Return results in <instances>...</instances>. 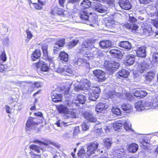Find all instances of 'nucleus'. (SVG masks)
I'll use <instances>...</instances> for the list:
<instances>
[{
	"label": "nucleus",
	"mask_w": 158,
	"mask_h": 158,
	"mask_svg": "<svg viewBox=\"0 0 158 158\" xmlns=\"http://www.w3.org/2000/svg\"><path fill=\"white\" fill-rule=\"evenodd\" d=\"M67 90L65 92V97L66 98V103L69 105L70 108L74 107L75 106H78V104H83L86 100V98L82 95H79L77 98H74L71 94L69 93V87L67 88Z\"/></svg>",
	"instance_id": "nucleus-1"
},
{
	"label": "nucleus",
	"mask_w": 158,
	"mask_h": 158,
	"mask_svg": "<svg viewBox=\"0 0 158 158\" xmlns=\"http://www.w3.org/2000/svg\"><path fill=\"white\" fill-rule=\"evenodd\" d=\"M65 105H60L57 106V109L60 113L64 114L63 117L65 118H74L76 117L75 112L73 109H69V105L65 102Z\"/></svg>",
	"instance_id": "nucleus-2"
},
{
	"label": "nucleus",
	"mask_w": 158,
	"mask_h": 158,
	"mask_svg": "<svg viewBox=\"0 0 158 158\" xmlns=\"http://www.w3.org/2000/svg\"><path fill=\"white\" fill-rule=\"evenodd\" d=\"M104 65L107 70L109 72L110 74H111L119 68V64L113 61L106 60L104 62Z\"/></svg>",
	"instance_id": "nucleus-3"
},
{
	"label": "nucleus",
	"mask_w": 158,
	"mask_h": 158,
	"mask_svg": "<svg viewBox=\"0 0 158 158\" xmlns=\"http://www.w3.org/2000/svg\"><path fill=\"white\" fill-rule=\"evenodd\" d=\"M128 21L131 23V24L127 23L124 24L123 26L128 29H130L131 31L133 33H135L138 28L137 25L135 23L137 22V19L133 16L130 15L128 19Z\"/></svg>",
	"instance_id": "nucleus-4"
},
{
	"label": "nucleus",
	"mask_w": 158,
	"mask_h": 158,
	"mask_svg": "<svg viewBox=\"0 0 158 158\" xmlns=\"http://www.w3.org/2000/svg\"><path fill=\"white\" fill-rule=\"evenodd\" d=\"M152 67V65L150 61H143L138 64L137 70L139 73H142Z\"/></svg>",
	"instance_id": "nucleus-5"
},
{
	"label": "nucleus",
	"mask_w": 158,
	"mask_h": 158,
	"mask_svg": "<svg viewBox=\"0 0 158 158\" xmlns=\"http://www.w3.org/2000/svg\"><path fill=\"white\" fill-rule=\"evenodd\" d=\"M36 118L30 117L27 120L26 124V129L27 131H30L35 128L36 125L39 123L36 122Z\"/></svg>",
	"instance_id": "nucleus-6"
},
{
	"label": "nucleus",
	"mask_w": 158,
	"mask_h": 158,
	"mask_svg": "<svg viewBox=\"0 0 158 158\" xmlns=\"http://www.w3.org/2000/svg\"><path fill=\"white\" fill-rule=\"evenodd\" d=\"M92 14V12L90 11V8L84 9L80 13V17L83 23H85L89 20V15Z\"/></svg>",
	"instance_id": "nucleus-7"
},
{
	"label": "nucleus",
	"mask_w": 158,
	"mask_h": 158,
	"mask_svg": "<svg viewBox=\"0 0 158 158\" xmlns=\"http://www.w3.org/2000/svg\"><path fill=\"white\" fill-rule=\"evenodd\" d=\"M96 40L93 41L90 40H85L82 43L81 46L83 48H86L88 49H92V48H96V47L94 45Z\"/></svg>",
	"instance_id": "nucleus-8"
},
{
	"label": "nucleus",
	"mask_w": 158,
	"mask_h": 158,
	"mask_svg": "<svg viewBox=\"0 0 158 158\" xmlns=\"http://www.w3.org/2000/svg\"><path fill=\"white\" fill-rule=\"evenodd\" d=\"M98 144L96 142H94L89 144L87 146V154L90 155L95 153L98 147Z\"/></svg>",
	"instance_id": "nucleus-9"
},
{
	"label": "nucleus",
	"mask_w": 158,
	"mask_h": 158,
	"mask_svg": "<svg viewBox=\"0 0 158 158\" xmlns=\"http://www.w3.org/2000/svg\"><path fill=\"white\" fill-rule=\"evenodd\" d=\"M34 142L35 143H39V144L40 145L41 147H42V146H45L47 147H49L51 145H53L58 148H59L60 147V146L58 144L55 143H53L49 140H47L45 141L44 142L40 141L39 140H36Z\"/></svg>",
	"instance_id": "nucleus-10"
},
{
	"label": "nucleus",
	"mask_w": 158,
	"mask_h": 158,
	"mask_svg": "<svg viewBox=\"0 0 158 158\" xmlns=\"http://www.w3.org/2000/svg\"><path fill=\"white\" fill-rule=\"evenodd\" d=\"M93 73L99 79V81H102L106 79L105 76V73L101 70H95L93 71Z\"/></svg>",
	"instance_id": "nucleus-11"
},
{
	"label": "nucleus",
	"mask_w": 158,
	"mask_h": 158,
	"mask_svg": "<svg viewBox=\"0 0 158 158\" xmlns=\"http://www.w3.org/2000/svg\"><path fill=\"white\" fill-rule=\"evenodd\" d=\"M44 63V62L40 60L38 63L34 64L33 66L36 68H41V70L43 72H47L48 71L49 68L48 66Z\"/></svg>",
	"instance_id": "nucleus-12"
},
{
	"label": "nucleus",
	"mask_w": 158,
	"mask_h": 158,
	"mask_svg": "<svg viewBox=\"0 0 158 158\" xmlns=\"http://www.w3.org/2000/svg\"><path fill=\"white\" fill-rule=\"evenodd\" d=\"M146 102L144 101H139L135 104V107L137 110L140 111L146 109L147 107Z\"/></svg>",
	"instance_id": "nucleus-13"
},
{
	"label": "nucleus",
	"mask_w": 158,
	"mask_h": 158,
	"mask_svg": "<svg viewBox=\"0 0 158 158\" xmlns=\"http://www.w3.org/2000/svg\"><path fill=\"white\" fill-rule=\"evenodd\" d=\"M119 4L123 9L128 10L131 7V6L128 0H119Z\"/></svg>",
	"instance_id": "nucleus-14"
},
{
	"label": "nucleus",
	"mask_w": 158,
	"mask_h": 158,
	"mask_svg": "<svg viewBox=\"0 0 158 158\" xmlns=\"http://www.w3.org/2000/svg\"><path fill=\"white\" fill-rule=\"evenodd\" d=\"M146 48L144 46L138 47L136 50V54L137 56L140 57H145L146 56Z\"/></svg>",
	"instance_id": "nucleus-15"
},
{
	"label": "nucleus",
	"mask_w": 158,
	"mask_h": 158,
	"mask_svg": "<svg viewBox=\"0 0 158 158\" xmlns=\"http://www.w3.org/2000/svg\"><path fill=\"white\" fill-rule=\"evenodd\" d=\"M93 8L94 10L99 13H106L107 11V8L105 6H102L100 4H95Z\"/></svg>",
	"instance_id": "nucleus-16"
},
{
	"label": "nucleus",
	"mask_w": 158,
	"mask_h": 158,
	"mask_svg": "<svg viewBox=\"0 0 158 158\" xmlns=\"http://www.w3.org/2000/svg\"><path fill=\"white\" fill-rule=\"evenodd\" d=\"M51 97L53 102H59L62 101L63 96L61 94L54 93L52 95Z\"/></svg>",
	"instance_id": "nucleus-17"
},
{
	"label": "nucleus",
	"mask_w": 158,
	"mask_h": 158,
	"mask_svg": "<svg viewBox=\"0 0 158 158\" xmlns=\"http://www.w3.org/2000/svg\"><path fill=\"white\" fill-rule=\"evenodd\" d=\"M129 74V72L127 70L123 69L119 71L116 74V77L117 78H121V77L127 78Z\"/></svg>",
	"instance_id": "nucleus-18"
},
{
	"label": "nucleus",
	"mask_w": 158,
	"mask_h": 158,
	"mask_svg": "<svg viewBox=\"0 0 158 158\" xmlns=\"http://www.w3.org/2000/svg\"><path fill=\"white\" fill-rule=\"evenodd\" d=\"M99 46L103 49H106L111 47L112 45V42L108 40H102L99 43Z\"/></svg>",
	"instance_id": "nucleus-19"
},
{
	"label": "nucleus",
	"mask_w": 158,
	"mask_h": 158,
	"mask_svg": "<svg viewBox=\"0 0 158 158\" xmlns=\"http://www.w3.org/2000/svg\"><path fill=\"white\" fill-rule=\"evenodd\" d=\"M84 117L89 122L94 123L97 121L96 118L93 116L92 113L85 112L84 113Z\"/></svg>",
	"instance_id": "nucleus-20"
},
{
	"label": "nucleus",
	"mask_w": 158,
	"mask_h": 158,
	"mask_svg": "<svg viewBox=\"0 0 158 158\" xmlns=\"http://www.w3.org/2000/svg\"><path fill=\"white\" fill-rule=\"evenodd\" d=\"M65 44L64 40L62 39L59 40L56 42L54 48V52L58 51V49H60V47H62Z\"/></svg>",
	"instance_id": "nucleus-21"
},
{
	"label": "nucleus",
	"mask_w": 158,
	"mask_h": 158,
	"mask_svg": "<svg viewBox=\"0 0 158 158\" xmlns=\"http://www.w3.org/2000/svg\"><path fill=\"white\" fill-rule=\"evenodd\" d=\"M107 108L106 104L102 102H99L96 106L95 110L98 113L101 112L103 110Z\"/></svg>",
	"instance_id": "nucleus-22"
},
{
	"label": "nucleus",
	"mask_w": 158,
	"mask_h": 158,
	"mask_svg": "<svg viewBox=\"0 0 158 158\" xmlns=\"http://www.w3.org/2000/svg\"><path fill=\"white\" fill-rule=\"evenodd\" d=\"M118 46L125 49L130 50L132 48L131 44L128 41H122L118 44Z\"/></svg>",
	"instance_id": "nucleus-23"
},
{
	"label": "nucleus",
	"mask_w": 158,
	"mask_h": 158,
	"mask_svg": "<svg viewBox=\"0 0 158 158\" xmlns=\"http://www.w3.org/2000/svg\"><path fill=\"white\" fill-rule=\"evenodd\" d=\"M97 89L98 90L97 93L95 92H93L88 93L89 99L90 100L94 101L98 98L99 90L98 89Z\"/></svg>",
	"instance_id": "nucleus-24"
},
{
	"label": "nucleus",
	"mask_w": 158,
	"mask_h": 158,
	"mask_svg": "<svg viewBox=\"0 0 158 158\" xmlns=\"http://www.w3.org/2000/svg\"><path fill=\"white\" fill-rule=\"evenodd\" d=\"M105 25L108 28H112L114 26L113 20L110 18H105L104 19Z\"/></svg>",
	"instance_id": "nucleus-25"
},
{
	"label": "nucleus",
	"mask_w": 158,
	"mask_h": 158,
	"mask_svg": "<svg viewBox=\"0 0 158 158\" xmlns=\"http://www.w3.org/2000/svg\"><path fill=\"white\" fill-rule=\"evenodd\" d=\"M156 74L154 72H148L145 75V79L146 81L151 82L153 80Z\"/></svg>",
	"instance_id": "nucleus-26"
},
{
	"label": "nucleus",
	"mask_w": 158,
	"mask_h": 158,
	"mask_svg": "<svg viewBox=\"0 0 158 158\" xmlns=\"http://www.w3.org/2000/svg\"><path fill=\"white\" fill-rule=\"evenodd\" d=\"M81 84L83 86L85 90H88L90 88V82L87 79H84L82 80L81 81Z\"/></svg>",
	"instance_id": "nucleus-27"
},
{
	"label": "nucleus",
	"mask_w": 158,
	"mask_h": 158,
	"mask_svg": "<svg viewBox=\"0 0 158 158\" xmlns=\"http://www.w3.org/2000/svg\"><path fill=\"white\" fill-rule=\"evenodd\" d=\"M142 31L143 35L147 36L150 35L152 32V28L149 26L144 27L143 28Z\"/></svg>",
	"instance_id": "nucleus-28"
},
{
	"label": "nucleus",
	"mask_w": 158,
	"mask_h": 158,
	"mask_svg": "<svg viewBox=\"0 0 158 158\" xmlns=\"http://www.w3.org/2000/svg\"><path fill=\"white\" fill-rule=\"evenodd\" d=\"M138 145L137 144L132 143L129 145L128 150L131 152L133 153H135L138 150Z\"/></svg>",
	"instance_id": "nucleus-29"
},
{
	"label": "nucleus",
	"mask_w": 158,
	"mask_h": 158,
	"mask_svg": "<svg viewBox=\"0 0 158 158\" xmlns=\"http://www.w3.org/2000/svg\"><path fill=\"white\" fill-rule=\"evenodd\" d=\"M103 142L105 147L107 148H110L113 143L112 139L110 138L103 139Z\"/></svg>",
	"instance_id": "nucleus-30"
},
{
	"label": "nucleus",
	"mask_w": 158,
	"mask_h": 158,
	"mask_svg": "<svg viewBox=\"0 0 158 158\" xmlns=\"http://www.w3.org/2000/svg\"><path fill=\"white\" fill-rule=\"evenodd\" d=\"M110 54L116 56H122V53L121 51L116 48H114L111 49L110 51Z\"/></svg>",
	"instance_id": "nucleus-31"
},
{
	"label": "nucleus",
	"mask_w": 158,
	"mask_h": 158,
	"mask_svg": "<svg viewBox=\"0 0 158 158\" xmlns=\"http://www.w3.org/2000/svg\"><path fill=\"white\" fill-rule=\"evenodd\" d=\"M127 63L129 65L132 64L135 62V57L133 55H127L126 56Z\"/></svg>",
	"instance_id": "nucleus-32"
},
{
	"label": "nucleus",
	"mask_w": 158,
	"mask_h": 158,
	"mask_svg": "<svg viewBox=\"0 0 158 158\" xmlns=\"http://www.w3.org/2000/svg\"><path fill=\"white\" fill-rule=\"evenodd\" d=\"M59 58L61 60L65 62H67L69 60L68 55L64 52H61L60 54Z\"/></svg>",
	"instance_id": "nucleus-33"
},
{
	"label": "nucleus",
	"mask_w": 158,
	"mask_h": 158,
	"mask_svg": "<svg viewBox=\"0 0 158 158\" xmlns=\"http://www.w3.org/2000/svg\"><path fill=\"white\" fill-rule=\"evenodd\" d=\"M91 5V2L89 0H83L81 3V6L84 7V9L90 8L89 6Z\"/></svg>",
	"instance_id": "nucleus-34"
},
{
	"label": "nucleus",
	"mask_w": 158,
	"mask_h": 158,
	"mask_svg": "<svg viewBox=\"0 0 158 158\" xmlns=\"http://www.w3.org/2000/svg\"><path fill=\"white\" fill-rule=\"evenodd\" d=\"M41 55L40 50L39 49H36L33 53L31 58L33 60H35L38 58Z\"/></svg>",
	"instance_id": "nucleus-35"
},
{
	"label": "nucleus",
	"mask_w": 158,
	"mask_h": 158,
	"mask_svg": "<svg viewBox=\"0 0 158 158\" xmlns=\"http://www.w3.org/2000/svg\"><path fill=\"white\" fill-rule=\"evenodd\" d=\"M123 123L122 121L121 120H118L113 123V126L115 130H117L120 129Z\"/></svg>",
	"instance_id": "nucleus-36"
},
{
	"label": "nucleus",
	"mask_w": 158,
	"mask_h": 158,
	"mask_svg": "<svg viewBox=\"0 0 158 158\" xmlns=\"http://www.w3.org/2000/svg\"><path fill=\"white\" fill-rule=\"evenodd\" d=\"M122 109L125 111H126V112L128 113L129 112V110L132 108V106L130 104H123L122 106Z\"/></svg>",
	"instance_id": "nucleus-37"
},
{
	"label": "nucleus",
	"mask_w": 158,
	"mask_h": 158,
	"mask_svg": "<svg viewBox=\"0 0 158 158\" xmlns=\"http://www.w3.org/2000/svg\"><path fill=\"white\" fill-rule=\"evenodd\" d=\"M48 45L45 44H43L42 46V48L44 55L45 57V58H47L48 57Z\"/></svg>",
	"instance_id": "nucleus-38"
},
{
	"label": "nucleus",
	"mask_w": 158,
	"mask_h": 158,
	"mask_svg": "<svg viewBox=\"0 0 158 158\" xmlns=\"http://www.w3.org/2000/svg\"><path fill=\"white\" fill-rule=\"evenodd\" d=\"M124 128L126 131H128L131 130V124L129 121H126L124 123Z\"/></svg>",
	"instance_id": "nucleus-39"
},
{
	"label": "nucleus",
	"mask_w": 158,
	"mask_h": 158,
	"mask_svg": "<svg viewBox=\"0 0 158 158\" xmlns=\"http://www.w3.org/2000/svg\"><path fill=\"white\" fill-rule=\"evenodd\" d=\"M30 149H32L33 151L35 152L40 153V147L36 145L32 144L31 145L30 147Z\"/></svg>",
	"instance_id": "nucleus-40"
},
{
	"label": "nucleus",
	"mask_w": 158,
	"mask_h": 158,
	"mask_svg": "<svg viewBox=\"0 0 158 158\" xmlns=\"http://www.w3.org/2000/svg\"><path fill=\"white\" fill-rule=\"evenodd\" d=\"M64 74L68 75L67 73L72 74L73 72L71 68L69 67L68 65H65L64 66Z\"/></svg>",
	"instance_id": "nucleus-41"
},
{
	"label": "nucleus",
	"mask_w": 158,
	"mask_h": 158,
	"mask_svg": "<svg viewBox=\"0 0 158 158\" xmlns=\"http://www.w3.org/2000/svg\"><path fill=\"white\" fill-rule=\"evenodd\" d=\"M112 111L114 114L116 115H120L121 114L120 110L117 107H113L112 109Z\"/></svg>",
	"instance_id": "nucleus-42"
},
{
	"label": "nucleus",
	"mask_w": 158,
	"mask_h": 158,
	"mask_svg": "<svg viewBox=\"0 0 158 158\" xmlns=\"http://www.w3.org/2000/svg\"><path fill=\"white\" fill-rule=\"evenodd\" d=\"M116 95V92L114 91H109L106 94V97L108 98H112L114 97Z\"/></svg>",
	"instance_id": "nucleus-43"
},
{
	"label": "nucleus",
	"mask_w": 158,
	"mask_h": 158,
	"mask_svg": "<svg viewBox=\"0 0 158 158\" xmlns=\"http://www.w3.org/2000/svg\"><path fill=\"white\" fill-rule=\"evenodd\" d=\"M79 42L77 39H75L70 42L69 44V46L70 48H72L76 46Z\"/></svg>",
	"instance_id": "nucleus-44"
},
{
	"label": "nucleus",
	"mask_w": 158,
	"mask_h": 158,
	"mask_svg": "<svg viewBox=\"0 0 158 158\" xmlns=\"http://www.w3.org/2000/svg\"><path fill=\"white\" fill-rule=\"evenodd\" d=\"M67 124V123H65L63 121H61L60 120H58L55 123V124L58 127H62L63 126H68V124Z\"/></svg>",
	"instance_id": "nucleus-45"
},
{
	"label": "nucleus",
	"mask_w": 158,
	"mask_h": 158,
	"mask_svg": "<svg viewBox=\"0 0 158 158\" xmlns=\"http://www.w3.org/2000/svg\"><path fill=\"white\" fill-rule=\"evenodd\" d=\"M74 89L76 91H79L81 90H85L82 85H75L74 86Z\"/></svg>",
	"instance_id": "nucleus-46"
},
{
	"label": "nucleus",
	"mask_w": 158,
	"mask_h": 158,
	"mask_svg": "<svg viewBox=\"0 0 158 158\" xmlns=\"http://www.w3.org/2000/svg\"><path fill=\"white\" fill-rule=\"evenodd\" d=\"M0 58L1 60L3 62L6 61V53L4 51H3L2 54L0 56Z\"/></svg>",
	"instance_id": "nucleus-47"
},
{
	"label": "nucleus",
	"mask_w": 158,
	"mask_h": 158,
	"mask_svg": "<svg viewBox=\"0 0 158 158\" xmlns=\"http://www.w3.org/2000/svg\"><path fill=\"white\" fill-rule=\"evenodd\" d=\"M100 124H97L95 127L94 131H96L97 133L101 132L102 131V128H101L100 127Z\"/></svg>",
	"instance_id": "nucleus-48"
},
{
	"label": "nucleus",
	"mask_w": 158,
	"mask_h": 158,
	"mask_svg": "<svg viewBox=\"0 0 158 158\" xmlns=\"http://www.w3.org/2000/svg\"><path fill=\"white\" fill-rule=\"evenodd\" d=\"M140 98H143L145 96L148 94V93L146 91L143 89H139Z\"/></svg>",
	"instance_id": "nucleus-49"
},
{
	"label": "nucleus",
	"mask_w": 158,
	"mask_h": 158,
	"mask_svg": "<svg viewBox=\"0 0 158 158\" xmlns=\"http://www.w3.org/2000/svg\"><path fill=\"white\" fill-rule=\"evenodd\" d=\"M153 61L154 62H158V53H154L152 55Z\"/></svg>",
	"instance_id": "nucleus-50"
},
{
	"label": "nucleus",
	"mask_w": 158,
	"mask_h": 158,
	"mask_svg": "<svg viewBox=\"0 0 158 158\" xmlns=\"http://www.w3.org/2000/svg\"><path fill=\"white\" fill-rule=\"evenodd\" d=\"M85 153V151L83 149H81L78 152L77 155L80 158H82L83 156Z\"/></svg>",
	"instance_id": "nucleus-51"
},
{
	"label": "nucleus",
	"mask_w": 158,
	"mask_h": 158,
	"mask_svg": "<svg viewBox=\"0 0 158 158\" xmlns=\"http://www.w3.org/2000/svg\"><path fill=\"white\" fill-rule=\"evenodd\" d=\"M81 126L82 130L85 131L88 130L89 128V126L85 123H83Z\"/></svg>",
	"instance_id": "nucleus-52"
},
{
	"label": "nucleus",
	"mask_w": 158,
	"mask_h": 158,
	"mask_svg": "<svg viewBox=\"0 0 158 158\" xmlns=\"http://www.w3.org/2000/svg\"><path fill=\"white\" fill-rule=\"evenodd\" d=\"M31 157L32 158H41L40 155L35 154L31 151L30 153Z\"/></svg>",
	"instance_id": "nucleus-53"
},
{
	"label": "nucleus",
	"mask_w": 158,
	"mask_h": 158,
	"mask_svg": "<svg viewBox=\"0 0 158 158\" xmlns=\"http://www.w3.org/2000/svg\"><path fill=\"white\" fill-rule=\"evenodd\" d=\"M58 10L57 7H54L52 9L51 14L54 15H57Z\"/></svg>",
	"instance_id": "nucleus-54"
},
{
	"label": "nucleus",
	"mask_w": 158,
	"mask_h": 158,
	"mask_svg": "<svg viewBox=\"0 0 158 158\" xmlns=\"http://www.w3.org/2000/svg\"><path fill=\"white\" fill-rule=\"evenodd\" d=\"M125 95V98L127 100H132V96L129 93H127Z\"/></svg>",
	"instance_id": "nucleus-55"
},
{
	"label": "nucleus",
	"mask_w": 158,
	"mask_h": 158,
	"mask_svg": "<svg viewBox=\"0 0 158 158\" xmlns=\"http://www.w3.org/2000/svg\"><path fill=\"white\" fill-rule=\"evenodd\" d=\"M26 32L27 35V38L29 39H31L33 36V35L31 33V32L28 30H27Z\"/></svg>",
	"instance_id": "nucleus-56"
},
{
	"label": "nucleus",
	"mask_w": 158,
	"mask_h": 158,
	"mask_svg": "<svg viewBox=\"0 0 158 158\" xmlns=\"http://www.w3.org/2000/svg\"><path fill=\"white\" fill-rule=\"evenodd\" d=\"M33 84L31 83L30 84V85L29 86L28 90L29 91L31 92L34 91L35 89V86H33Z\"/></svg>",
	"instance_id": "nucleus-57"
},
{
	"label": "nucleus",
	"mask_w": 158,
	"mask_h": 158,
	"mask_svg": "<svg viewBox=\"0 0 158 158\" xmlns=\"http://www.w3.org/2000/svg\"><path fill=\"white\" fill-rule=\"evenodd\" d=\"M5 107L6 112L9 114H10L11 112V108L8 105H6Z\"/></svg>",
	"instance_id": "nucleus-58"
},
{
	"label": "nucleus",
	"mask_w": 158,
	"mask_h": 158,
	"mask_svg": "<svg viewBox=\"0 0 158 158\" xmlns=\"http://www.w3.org/2000/svg\"><path fill=\"white\" fill-rule=\"evenodd\" d=\"M152 23L155 27L158 28V19L153 20Z\"/></svg>",
	"instance_id": "nucleus-59"
},
{
	"label": "nucleus",
	"mask_w": 158,
	"mask_h": 158,
	"mask_svg": "<svg viewBox=\"0 0 158 158\" xmlns=\"http://www.w3.org/2000/svg\"><path fill=\"white\" fill-rule=\"evenodd\" d=\"M80 132L79 127H75L73 131V134L77 135Z\"/></svg>",
	"instance_id": "nucleus-60"
},
{
	"label": "nucleus",
	"mask_w": 158,
	"mask_h": 158,
	"mask_svg": "<svg viewBox=\"0 0 158 158\" xmlns=\"http://www.w3.org/2000/svg\"><path fill=\"white\" fill-rule=\"evenodd\" d=\"M32 85L33 86H35V88H37L40 86V83L39 81L33 83Z\"/></svg>",
	"instance_id": "nucleus-61"
},
{
	"label": "nucleus",
	"mask_w": 158,
	"mask_h": 158,
	"mask_svg": "<svg viewBox=\"0 0 158 158\" xmlns=\"http://www.w3.org/2000/svg\"><path fill=\"white\" fill-rule=\"evenodd\" d=\"M141 3L143 4H147L150 2H152V0H139Z\"/></svg>",
	"instance_id": "nucleus-62"
},
{
	"label": "nucleus",
	"mask_w": 158,
	"mask_h": 158,
	"mask_svg": "<svg viewBox=\"0 0 158 158\" xmlns=\"http://www.w3.org/2000/svg\"><path fill=\"white\" fill-rule=\"evenodd\" d=\"M64 66L63 67H59L57 69V71L58 73H64Z\"/></svg>",
	"instance_id": "nucleus-63"
},
{
	"label": "nucleus",
	"mask_w": 158,
	"mask_h": 158,
	"mask_svg": "<svg viewBox=\"0 0 158 158\" xmlns=\"http://www.w3.org/2000/svg\"><path fill=\"white\" fill-rule=\"evenodd\" d=\"M139 91V89L136 90L134 93V96L137 97H140V92Z\"/></svg>",
	"instance_id": "nucleus-64"
}]
</instances>
